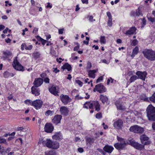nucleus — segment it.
Wrapping results in <instances>:
<instances>
[{
	"label": "nucleus",
	"instance_id": "obj_1",
	"mask_svg": "<svg viewBox=\"0 0 155 155\" xmlns=\"http://www.w3.org/2000/svg\"><path fill=\"white\" fill-rule=\"evenodd\" d=\"M144 56L149 60H155V51L151 49H145L142 52Z\"/></svg>",
	"mask_w": 155,
	"mask_h": 155
},
{
	"label": "nucleus",
	"instance_id": "obj_2",
	"mask_svg": "<svg viewBox=\"0 0 155 155\" xmlns=\"http://www.w3.org/2000/svg\"><path fill=\"white\" fill-rule=\"evenodd\" d=\"M147 116L149 120L155 121V107L149 105L147 109Z\"/></svg>",
	"mask_w": 155,
	"mask_h": 155
},
{
	"label": "nucleus",
	"instance_id": "obj_3",
	"mask_svg": "<svg viewBox=\"0 0 155 155\" xmlns=\"http://www.w3.org/2000/svg\"><path fill=\"white\" fill-rule=\"evenodd\" d=\"M129 130L130 131L135 133L142 134L144 131V129L137 125H134L131 126Z\"/></svg>",
	"mask_w": 155,
	"mask_h": 155
},
{
	"label": "nucleus",
	"instance_id": "obj_4",
	"mask_svg": "<svg viewBox=\"0 0 155 155\" xmlns=\"http://www.w3.org/2000/svg\"><path fill=\"white\" fill-rule=\"evenodd\" d=\"M12 65L14 68L17 71H23L25 70L24 67L18 61L16 57L14 59Z\"/></svg>",
	"mask_w": 155,
	"mask_h": 155
},
{
	"label": "nucleus",
	"instance_id": "obj_5",
	"mask_svg": "<svg viewBox=\"0 0 155 155\" xmlns=\"http://www.w3.org/2000/svg\"><path fill=\"white\" fill-rule=\"evenodd\" d=\"M43 104V101L40 99H36L33 101V106L36 110L41 108Z\"/></svg>",
	"mask_w": 155,
	"mask_h": 155
},
{
	"label": "nucleus",
	"instance_id": "obj_6",
	"mask_svg": "<svg viewBox=\"0 0 155 155\" xmlns=\"http://www.w3.org/2000/svg\"><path fill=\"white\" fill-rule=\"evenodd\" d=\"M51 46L50 53L53 55L56 56L57 55V51L58 50V46L55 44H52L49 41V44Z\"/></svg>",
	"mask_w": 155,
	"mask_h": 155
},
{
	"label": "nucleus",
	"instance_id": "obj_7",
	"mask_svg": "<svg viewBox=\"0 0 155 155\" xmlns=\"http://www.w3.org/2000/svg\"><path fill=\"white\" fill-rule=\"evenodd\" d=\"M136 74L138 76L137 77L138 78L145 81L147 73L146 71L142 72L138 71L136 72Z\"/></svg>",
	"mask_w": 155,
	"mask_h": 155
},
{
	"label": "nucleus",
	"instance_id": "obj_8",
	"mask_svg": "<svg viewBox=\"0 0 155 155\" xmlns=\"http://www.w3.org/2000/svg\"><path fill=\"white\" fill-rule=\"evenodd\" d=\"M123 122L122 120H118L113 124L114 127L117 129H120L123 126Z\"/></svg>",
	"mask_w": 155,
	"mask_h": 155
},
{
	"label": "nucleus",
	"instance_id": "obj_9",
	"mask_svg": "<svg viewBox=\"0 0 155 155\" xmlns=\"http://www.w3.org/2000/svg\"><path fill=\"white\" fill-rule=\"evenodd\" d=\"M61 100L62 102L65 104H67L68 103L70 102L71 101V99L69 98L68 95L62 94L60 96Z\"/></svg>",
	"mask_w": 155,
	"mask_h": 155
},
{
	"label": "nucleus",
	"instance_id": "obj_10",
	"mask_svg": "<svg viewBox=\"0 0 155 155\" xmlns=\"http://www.w3.org/2000/svg\"><path fill=\"white\" fill-rule=\"evenodd\" d=\"M130 144L133 147H134L136 149L141 150L142 149H144V145L140 144L137 142H135L134 141H132L130 142Z\"/></svg>",
	"mask_w": 155,
	"mask_h": 155
},
{
	"label": "nucleus",
	"instance_id": "obj_11",
	"mask_svg": "<svg viewBox=\"0 0 155 155\" xmlns=\"http://www.w3.org/2000/svg\"><path fill=\"white\" fill-rule=\"evenodd\" d=\"M95 89L96 91H98L100 93L105 92L106 91L105 87L102 84H100L96 85Z\"/></svg>",
	"mask_w": 155,
	"mask_h": 155
},
{
	"label": "nucleus",
	"instance_id": "obj_12",
	"mask_svg": "<svg viewBox=\"0 0 155 155\" xmlns=\"http://www.w3.org/2000/svg\"><path fill=\"white\" fill-rule=\"evenodd\" d=\"M127 144L126 142L124 143H117L114 145V146L117 149L120 150L124 148Z\"/></svg>",
	"mask_w": 155,
	"mask_h": 155
},
{
	"label": "nucleus",
	"instance_id": "obj_13",
	"mask_svg": "<svg viewBox=\"0 0 155 155\" xmlns=\"http://www.w3.org/2000/svg\"><path fill=\"white\" fill-rule=\"evenodd\" d=\"M59 147V143L56 141H52L49 140V148L53 149H58Z\"/></svg>",
	"mask_w": 155,
	"mask_h": 155
},
{
	"label": "nucleus",
	"instance_id": "obj_14",
	"mask_svg": "<svg viewBox=\"0 0 155 155\" xmlns=\"http://www.w3.org/2000/svg\"><path fill=\"white\" fill-rule=\"evenodd\" d=\"M62 118L61 115H55L52 119V122L55 124H57L60 123V121Z\"/></svg>",
	"mask_w": 155,
	"mask_h": 155
},
{
	"label": "nucleus",
	"instance_id": "obj_15",
	"mask_svg": "<svg viewBox=\"0 0 155 155\" xmlns=\"http://www.w3.org/2000/svg\"><path fill=\"white\" fill-rule=\"evenodd\" d=\"M43 80L41 78H38L35 79L33 84L36 87H38L41 85L43 83Z\"/></svg>",
	"mask_w": 155,
	"mask_h": 155
},
{
	"label": "nucleus",
	"instance_id": "obj_16",
	"mask_svg": "<svg viewBox=\"0 0 155 155\" xmlns=\"http://www.w3.org/2000/svg\"><path fill=\"white\" fill-rule=\"evenodd\" d=\"M37 87L33 86L31 88L32 93L35 96H38L40 94V90Z\"/></svg>",
	"mask_w": 155,
	"mask_h": 155
},
{
	"label": "nucleus",
	"instance_id": "obj_17",
	"mask_svg": "<svg viewBox=\"0 0 155 155\" xmlns=\"http://www.w3.org/2000/svg\"><path fill=\"white\" fill-rule=\"evenodd\" d=\"M58 87H56L55 86H52L50 89H49V91L53 94L55 96H58Z\"/></svg>",
	"mask_w": 155,
	"mask_h": 155
},
{
	"label": "nucleus",
	"instance_id": "obj_18",
	"mask_svg": "<svg viewBox=\"0 0 155 155\" xmlns=\"http://www.w3.org/2000/svg\"><path fill=\"white\" fill-rule=\"evenodd\" d=\"M115 105L118 110H123L125 109V107L123 105L122 102L120 101H117L115 103Z\"/></svg>",
	"mask_w": 155,
	"mask_h": 155
},
{
	"label": "nucleus",
	"instance_id": "obj_19",
	"mask_svg": "<svg viewBox=\"0 0 155 155\" xmlns=\"http://www.w3.org/2000/svg\"><path fill=\"white\" fill-rule=\"evenodd\" d=\"M60 111L62 114L65 116H66L68 114L69 111L68 108L64 106L61 107H60Z\"/></svg>",
	"mask_w": 155,
	"mask_h": 155
},
{
	"label": "nucleus",
	"instance_id": "obj_20",
	"mask_svg": "<svg viewBox=\"0 0 155 155\" xmlns=\"http://www.w3.org/2000/svg\"><path fill=\"white\" fill-rule=\"evenodd\" d=\"M104 150L106 152L109 153H111L114 150V148L113 147L106 145L103 148Z\"/></svg>",
	"mask_w": 155,
	"mask_h": 155
},
{
	"label": "nucleus",
	"instance_id": "obj_21",
	"mask_svg": "<svg viewBox=\"0 0 155 155\" xmlns=\"http://www.w3.org/2000/svg\"><path fill=\"white\" fill-rule=\"evenodd\" d=\"M136 29L134 27H132L130 28L129 30L126 31L125 34L126 35H131L134 34H136Z\"/></svg>",
	"mask_w": 155,
	"mask_h": 155
},
{
	"label": "nucleus",
	"instance_id": "obj_22",
	"mask_svg": "<svg viewBox=\"0 0 155 155\" xmlns=\"http://www.w3.org/2000/svg\"><path fill=\"white\" fill-rule=\"evenodd\" d=\"M97 70H90L88 71V76L89 77L94 78L95 77V73L97 72Z\"/></svg>",
	"mask_w": 155,
	"mask_h": 155
},
{
	"label": "nucleus",
	"instance_id": "obj_23",
	"mask_svg": "<svg viewBox=\"0 0 155 155\" xmlns=\"http://www.w3.org/2000/svg\"><path fill=\"white\" fill-rule=\"evenodd\" d=\"M149 138L145 134L142 135L140 137V139L141 143H143V142L148 140Z\"/></svg>",
	"mask_w": 155,
	"mask_h": 155
},
{
	"label": "nucleus",
	"instance_id": "obj_24",
	"mask_svg": "<svg viewBox=\"0 0 155 155\" xmlns=\"http://www.w3.org/2000/svg\"><path fill=\"white\" fill-rule=\"evenodd\" d=\"M62 68L64 70L66 69L68 71H69L71 70V65L68 63H66L62 67Z\"/></svg>",
	"mask_w": 155,
	"mask_h": 155
},
{
	"label": "nucleus",
	"instance_id": "obj_25",
	"mask_svg": "<svg viewBox=\"0 0 155 155\" xmlns=\"http://www.w3.org/2000/svg\"><path fill=\"white\" fill-rule=\"evenodd\" d=\"M52 138L54 140H59L61 138V136L60 133H56L54 135L52 136Z\"/></svg>",
	"mask_w": 155,
	"mask_h": 155
},
{
	"label": "nucleus",
	"instance_id": "obj_26",
	"mask_svg": "<svg viewBox=\"0 0 155 155\" xmlns=\"http://www.w3.org/2000/svg\"><path fill=\"white\" fill-rule=\"evenodd\" d=\"M139 51V49L138 47H136L134 48L132 51V54L131 55V57L133 58L138 53Z\"/></svg>",
	"mask_w": 155,
	"mask_h": 155
},
{
	"label": "nucleus",
	"instance_id": "obj_27",
	"mask_svg": "<svg viewBox=\"0 0 155 155\" xmlns=\"http://www.w3.org/2000/svg\"><path fill=\"white\" fill-rule=\"evenodd\" d=\"M100 99L103 104L107 103L108 99L106 96H104L101 95L100 96Z\"/></svg>",
	"mask_w": 155,
	"mask_h": 155
},
{
	"label": "nucleus",
	"instance_id": "obj_28",
	"mask_svg": "<svg viewBox=\"0 0 155 155\" xmlns=\"http://www.w3.org/2000/svg\"><path fill=\"white\" fill-rule=\"evenodd\" d=\"M94 106L95 108V110L98 111L100 110V105L99 104L98 101H93V106Z\"/></svg>",
	"mask_w": 155,
	"mask_h": 155
},
{
	"label": "nucleus",
	"instance_id": "obj_29",
	"mask_svg": "<svg viewBox=\"0 0 155 155\" xmlns=\"http://www.w3.org/2000/svg\"><path fill=\"white\" fill-rule=\"evenodd\" d=\"M93 107V102L92 103L90 102H86L84 104V107L86 108H88V107L90 109L92 108Z\"/></svg>",
	"mask_w": 155,
	"mask_h": 155
},
{
	"label": "nucleus",
	"instance_id": "obj_30",
	"mask_svg": "<svg viewBox=\"0 0 155 155\" xmlns=\"http://www.w3.org/2000/svg\"><path fill=\"white\" fill-rule=\"evenodd\" d=\"M4 57L5 58H9L12 56V54L11 52L9 51H7L3 53Z\"/></svg>",
	"mask_w": 155,
	"mask_h": 155
},
{
	"label": "nucleus",
	"instance_id": "obj_31",
	"mask_svg": "<svg viewBox=\"0 0 155 155\" xmlns=\"http://www.w3.org/2000/svg\"><path fill=\"white\" fill-rule=\"evenodd\" d=\"M134 15L136 16H138L140 15H141L142 16L143 15L141 13V12L139 8H138L137 9V10L136 11V12L135 13Z\"/></svg>",
	"mask_w": 155,
	"mask_h": 155
},
{
	"label": "nucleus",
	"instance_id": "obj_32",
	"mask_svg": "<svg viewBox=\"0 0 155 155\" xmlns=\"http://www.w3.org/2000/svg\"><path fill=\"white\" fill-rule=\"evenodd\" d=\"M137 79H138V78L137 76L133 75L130 77L129 80L130 82L131 83L133 82H134Z\"/></svg>",
	"mask_w": 155,
	"mask_h": 155
},
{
	"label": "nucleus",
	"instance_id": "obj_33",
	"mask_svg": "<svg viewBox=\"0 0 155 155\" xmlns=\"http://www.w3.org/2000/svg\"><path fill=\"white\" fill-rule=\"evenodd\" d=\"M25 103L26 104L33 106V101L30 100H26L25 101Z\"/></svg>",
	"mask_w": 155,
	"mask_h": 155
},
{
	"label": "nucleus",
	"instance_id": "obj_34",
	"mask_svg": "<svg viewBox=\"0 0 155 155\" xmlns=\"http://www.w3.org/2000/svg\"><path fill=\"white\" fill-rule=\"evenodd\" d=\"M6 152L4 148L3 147H2L0 145V153L2 155H4Z\"/></svg>",
	"mask_w": 155,
	"mask_h": 155
},
{
	"label": "nucleus",
	"instance_id": "obj_35",
	"mask_svg": "<svg viewBox=\"0 0 155 155\" xmlns=\"http://www.w3.org/2000/svg\"><path fill=\"white\" fill-rule=\"evenodd\" d=\"M106 39L105 37L103 36H101L100 38V41L102 43L105 44L106 43Z\"/></svg>",
	"mask_w": 155,
	"mask_h": 155
},
{
	"label": "nucleus",
	"instance_id": "obj_36",
	"mask_svg": "<svg viewBox=\"0 0 155 155\" xmlns=\"http://www.w3.org/2000/svg\"><path fill=\"white\" fill-rule=\"evenodd\" d=\"M54 129L53 126L51 124L49 123V133H51Z\"/></svg>",
	"mask_w": 155,
	"mask_h": 155
},
{
	"label": "nucleus",
	"instance_id": "obj_37",
	"mask_svg": "<svg viewBox=\"0 0 155 155\" xmlns=\"http://www.w3.org/2000/svg\"><path fill=\"white\" fill-rule=\"evenodd\" d=\"M150 101L155 102V92L150 98Z\"/></svg>",
	"mask_w": 155,
	"mask_h": 155
},
{
	"label": "nucleus",
	"instance_id": "obj_38",
	"mask_svg": "<svg viewBox=\"0 0 155 155\" xmlns=\"http://www.w3.org/2000/svg\"><path fill=\"white\" fill-rule=\"evenodd\" d=\"M6 140L5 139L0 137V143H3L6 144Z\"/></svg>",
	"mask_w": 155,
	"mask_h": 155
},
{
	"label": "nucleus",
	"instance_id": "obj_39",
	"mask_svg": "<svg viewBox=\"0 0 155 155\" xmlns=\"http://www.w3.org/2000/svg\"><path fill=\"white\" fill-rule=\"evenodd\" d=\"M44 130L45 132L48 133V124L47 123L45 127Z\"/></svg>",
	"mask_w": 155,
	"mask_h": 155
},
{
	"label": "nucleus",
	"instance_id": "obj_40",
	"mask_svg": "<svg viewBox=\"0 0 155 155\" xmlns=\"http://www.w3.org/2000/svg\"><path fill=\"white\" fill-rule=\"evenodd\" d=\"M117 138L118 141L120 142V143H124V142H126L124 139L118 136L117 137Z\"/></svg>",
	"mask_w": 155,
	"mask_h": 155
},
{
	"label": "nucleus",
	"instance_id": "obj_41",
	"mask_svg": "<svg viewBox=\"0 0 155 155\" xmlns=\"http://www.w3.org/2000/svg\"><path fill=\"white\" fill-rule=\"evenodd\" d=\"M107 24L108 26H109L110 27L112 25V19L111 18H110L109 19L108 22H107Z\"/></svg>",
	"mask_w": 155,
	"mask_h": 155
},
{
	"label": "nucleus",
	"instance_id": "obj_42",
	"mask_svg": "<svg viewBox=\"0 0 155 155\" xmlns=\"http://www.w3.org/2000/svg\"><path fill=\"white\" fill-rule=\"evenodd\" d=\"M151 142L150 141L147 140L145 141L144 142H143V143H142L143 145H149L150 143Z\"/></svg>",
	"mask_w": 155,
	"mask_h": 155
},
{
	"label": "nucleus",
	"instance_id": "obj_43",
	"mask_svg": "<svg viewBox=\"0 0 155 155\" xmlns=\"http://www.w3.org/2000/svg\"><path fill=\"white\" fill-rule=\"evenodd\" d=\"M87 141L89 143H91L93 142V138H88L87 139Z\"/></svg>",
	"mask_w": 155,
	"mask_h": 155
},
{
	"label": "nucleus",
	"instance_id": "obj_44",
	"mask_svg": "<svg viewBox=\"0 0 155 155\" xmlns=\"http://www.w3.org/2000/svg\"><path fill=\"white\" fill-rule=\"evenodd\" d=\"M32 48V45H29L28 46H27L25 45V49L27 50H31Z\"/></svg>",
	"mask_w": 155,
	"mask_h": 155
},
{
	"label": "nucleus",
	"instance_id": "obj_45",
	"mask_svg": "<svg viewBox=\"0 0 155 155\" xmlns=\"http://www.w3.org/2000/svg\"><path fill=\"white\" fill-rule=\"evenodd\" d=\"M4 76L5 78H8L9 76V73L8 72H5L4 73Z\"/></svg>",
	"mask_w": 155,
	"mask_h": 155
},
{
	"label": "nucleus",
	"instance_id": "obj_46",
	"mask_svg": "<svg viewBox=\"0 0 155 155\" xmlns=\"http://www.w3.org/2000/svg\"><path fill=\"white\" fill-rule=\"evenodd\" d=\"M15 134V132H13L11 134H5L4 136L3 137H6L8 136H14Z\"/></svg>",
	"mask_w": 155,
	"mask_h": 155
},
{
	"label": "nucleus",
	"instance_id": "obj_47",
	"mask_svg": "<svg viewBox=\"0 0 155 155\" xmlns=\"http://www.w3.org/2000/svg\"><path fill=\"white\" fill-rule=\"evenodd\" d=\"M96 117L97 119H100L102 117V114L101 113H97L96 115Z\"/></svg>",
	"mask_w": 155,
	"mask_h": 155
},
{
	"label": "nucleus",
	"instance_id": "obj_48",
	"mask_svg": "<svg viewBox=\"0 0 155 155\" xmlns=\"http://www.w3.org/2000/svg\"><path fill=\"white\" fill-rule=\"evenodd\" d=\"M103 79V77L102 76H100V77L97 80V81H96L97 83H98L99 82H100Z\"/></svg>",
	"mask_w": 155,
	"mask_h": 155
},
{
	"label": "nucleus",
	"instance_id": "obj_49",
	"mask_svg": "<svg viewBox=\"0 0 155 155\" xmlns=\"http://www.w3.org/2000/svg\"><path fill=\"white\" fill-rule=\"evenodd\" d=\"M76 83L78 84L81 87L82 86L83 83L80 81L78 80H76Z\"/></svg>",
	"mask_w": 155,
	"mask_h": 155
},
{
	"label": "nucleus",
	"instance_id": "obj_50",
	"mask_svg": "<svg viewBox=\"0 0 155 155\" xmlns=\"http://www.w3.org/2000/svg\"><path fill=\"white\" fill-rule=\"evenodd\" d=\"M137 42L138 41L137 40H136V39L134 40L132 42V45L135 46L137 44Z\"/></svg>",
	"mask_w": 155,
	"mask_h": 155
},
{
	"label": "nucleus",
	"instance_id": "obj_51",
	"mask_svg": "<svg viewBox=\"0 0 155 155\" xmlns=\"http://www.w3.org/2000/svg\"><path fill=\"white\" fill-rule=\"evenodd\" d=\"M92 67L91 64L90 62H88L87 63V69H90Z\"/></svg>",
	"mask_w": 155,
	"mask_h": 155
},
{
	"label": "nucleus",
	"instance_id": "obj_52",
	"mask_svg": "<svg viewBox=\"0 0 155 155\" xmlns=\"http://www.w3.org/2000/svg\"><path fill=\"white\" fill-rule=\"evenodd\" d=\"M89 20L90 22H92L93 20L94 21H95V19H93V17L92 15L89 16Z\"/></svg>",
	"mask_w": 155,
	"mask_h": 155
},
{
	"label": "nucleus",
	"instance_id": "obj_53",
	"mask_svg": "<svg viewBox=\"0 0 155 155\" xmlns=\"http://www.w3.org/2000/svg\"><path fill=\"white\" fill-rule=\"evenodd\" d=\"M101 61L102 62L107 64H109L110 62L109 61H107L105 59H103L101 60Z\"/></svg>",
	"mask_w": 155,
	"mask_h": 155
},
{
	"label": "nucleus",
	"instance_id": "obj_54",
	"mask_svg": "<svg viewBox=\"0 0 155 155\" xmlns=\"http://www.w3.org/2000/svg\"><path fill=\"white\" fill-rule=\"evenodd\" d=\"M64 30V28L59 29L58 30V33L60 34H62L63 33Z\"/></svg>",
	"mask_w": 155,
	"mask_h": 155
},
{
	"label": "nucleus",
	"instance_id": "obj_55",
	"mask_svg": "<svg viewBox=\"0 0 155 155\" xmlns=\"http://www.w3.org/2000/svg\"><path fill=\"white\" fill-rule=\"evenodd\" d=\"M148 19L150 21L152 22L154 21L155 20V18L154 19L153 18H152L151 17H148Z\"/></svg>",
	"mask_w": 155,
	"mask_h": 155
},
{
	"label": "nucleus",
	"instance_id": "obj_56",
	"mask_svg": "<svg viewBox=\"0 0 155 155\" xmlns=\"http://www.w3.org/2000/svg\"><path fill=\"white\" fill-rule=\"evenodd\" d=\"M53 71L55 73H57L59 72L60 70H58L57 68H55L54 69Z\"/></svg>",
	"mask_w": 155,
	"mask_h": 155
},
{
	"label": "nucleus",
	"instance_id": "obj_57",
	"mask_svg": "<svg viewBox=\"0 0 155 155\" xmlns=\"http://www.w3.org/2000/svg\"><path fill=\"white\" fill-rule=\"evenodd\" d=\"M107 16L108 17L109 19H110V18H112L111 13H110V12H107Z\"/></svg>",
	"mask_w": 155,
	"mask_h": 155
},
{
	"label": "nucleus",
	"instance_id": "obj_58",
	"mask_svg": "<svg viewBox=\"0 0 155 155\" xmlns=\"http://www.w3.org/2000/svg\"><path fill=\"white\" fill-rule=\"evenodd\" d=\"M28 31V29L27 28H25L24 29L22 30L23 32L22 33V35H25V32Z\"/></svg>",
	"mask_w": 155,
	"mask_h": 155
},
{
	"label": "nucleus",
	"instance_id": "obj_59",
	"mask_svg": "<svg viewBox=\"0 0 155 155\" xmlns=\"http://www.w3.org/2000/svg\"><path fill=\"white\" fill-rule=\"evenodd\" d=\"M38 31V29L37 28H35L33 31V33L34 34H37Z\"/></svg>",
	"mask_w": 155,
	"mask_h": 155
},
{
	"label": "nucleus",
	"instance_id": "obj_60",
	"mask_svg": "<svg viewBox=\"0 0 155 155\" xmlns=\"http://www.w3.org/2000/svg\"><path fill=\"white\" fill-rule=\"evenodd\" d=\"M26 45L25 44H22L21 46V50H23L24 49V48H25V47Z\"/></svg>",
	"mask_w": 155,
	"mask_h": 155
},
{
	"label": "nucleus",
	"instance_id": "obj_61",
	"mask_svg": "<svg viewBox=\"0 0 155 155\" xmlns=\"http://www.w3.org/2000/svg\"><path fill=\"white\" fill-rule=\"evenodd\" d=\"M36 38L39 41H41V40L43 39L41 37H40L39 36H36Z\"/></svg>",
	"mask_w": 155,
	"mask_h": 155
},
{
	"label": "nucleus",
	"instance_id": "obj_62",
	"mask_svg": "<svg viewBox=\"0 0 155 155\" xmlns=\"http://www.w3.org/2000/svg\"><path fill=\"white\" fill-rule=\"evenodd\" d=\"M78 151L79 152L81 153H82L83 152L84 150L82 148L80 147L78 148Z\"/></svg>",
	"mask_w": 155,
	"mask_h": 155
},
{
	"label": "nucleus",
	"instance_id": "obj_63",
	"mask_svg": "<svg viewBox=\"0 0 155 155\" xmlns=\"http://www.w3.org/2000/svg\"><path fill=\"white\" fill-rule=\"evenodd\" d=\"M5 28V26L2 25H0V31H1Z\"/></svg>",
	"mask_w": 155,
	"mask_h": 155
},
{
	"label": "nucleus",
	"instance_id": "obj_64",
	"mask_svg": "<svg viewBox=\"0 0 155 155\" xmlns=\"http://www.w3.org/2000/svg\"><path fill=\"white\" fill-rule=\"evenodd\" d=\"M142 25H144L146 24V20L144 18L142 19Z\"/></svg>",
	"mask_w": 155,
	"mask_h": 155
}]
</instances>
